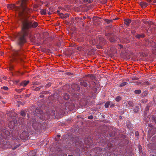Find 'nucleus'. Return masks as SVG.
Instances as JSON below:
<instances>
[{
	"label": "nucleus",
	"mask_w": 156,
	"mask_h": 156,
	"mask_svg": "<svg viewBox=\"0 0 156 156\" xmlns=\"http://www.w3.org/2000/svg\"><path fill=\"white\" fill-rule=\"evenodd\" d=\"M27 0H20L18 2L19 6H16L14 4L11 5L18 14V20L21 24V31L15 36V39L16 45L19 47L18 49H13L12 51V59L16 60L20 59L22 60V56H24V50L22 47L24 44L26 42V37L29 34V29L31 27L35 28L37 27L38 23L36 22H32L27 19L28 15L31 13L32 10L27 6Z\"/></svg>",
	"instance_id": "1"
},
{
	"label": "nucleus",
	"mask_w": 156,
	"mask_h": 156,
	"mask_svg": "<svg viewBox=\"0 0 156 156\" xmlns=\"http://www.w3.org/2000/svg\"><path fill=\"white\" fill-rule=\"evenodd\" d=\"M142 95L143 96H145L147 95V93L145 92H144L142 93Z\"/></svg>",
	"instance_id": "36"
},
{
	"label": "nucleus",
	"mask_w": 156,
	"mask_h": 156,
	"mask_svg": "<svg viewBox=\"0 0 156 156\" xmlns=\"http://www.w3.org/2000/svg\"><path fill=\"white\" fill-rule=\"evenodd\" d=\"M145 37V35L143 34H137L135 37L138 39H140L141 38H144Z\"/></svg>",
	"instance_id": "8"
},
{
	"label": "nucleus",
	"mask_w": 156,
	"mask_h": 156,
	"mask_svg": "<svg viewBox=\"0 0 156 156\" xmlns=\"http://www.w3.org/2000/svg\"><path fill=\"white\" fill-rule=\"evenodd\" d=\"M156 3V0H154L153 1V3Z\"/></svg>",
	"instance_id": "54"
},
{
	"label": "nucleus",
	"mask_w": 156,
	"mask_h": 156,
	"mask_svg": "<svg viewBox=\"0 0 156 156\" xmlns=\"http://www.w3.org/2000/svg\"><path fill=\"white\" fill-rule=\"evenodd\" d=\"M40 95L39 97L40 98H43L44 97V95L43 94H41V92L40 93Z\"/></svg>",
	"instance_id": "39"
},
{
	"label": "nucleus",
	"mask_w": 156,
	"mask_h": 156,
	"mask_svg": "<svg viewBox=\"0 0 156 156\" xmlns=\"http://www.w3.org/2000/svg\"><path fill=\"white\" fill-rule=\"evenodd\" d=\"M57 136L58 137H60V135H58Z\"/></svg>",
	"instance_id": "58"
},
{
	"label": "nucleus",
	"mask_w": 156,
	"mask_h": 156,
	"mask_svg": "<svg viewBox=\"0 0 156 156\" xmlns=\"http://www.w3.org/2000/svg\"><path fill=\"white\" fill-rule=\"evenodd\" d=\"M63 109L67 110L68 109L71 110L73 108L74 106V104H71V103H66L65 104L63 103L62 104Z\"/></svg>",
	"instance_id": "3"
},
{
	"label": "nucleus",
	"mask_w": 156,
	"mask_h": 156,
	"mask_svg": "<svg viewBox=\"0 0 156 156\" xmlns=\"http://www.w3.org/2000/svg\"><path fill=\"white\" fill-rule=\"evenodd\" d=\"M13 123V125L14 124V123L13 122H10L9 123V126H10V125L12 123Z\"/></svg>",
	"instance_id": "44"
},
{
	"label": "nucleus",
	"mask_w": 156,
	"mask_h": 156,
	"mask_svg": "<svg viewBox=\"0 0 156 156\" xmlns=\"http://www.w3.org/2000/svg\"><path fill=\"white\" fill-rule=\"evenodd\" d=\"M151 46L153 48H156V43L153 42L151 44Z\"/></svg>",
	"instance_id": "22"
},
{
	"label": "nucleus",
	"mask_w": 156,
	"mask_h": 156,
	"mask_svg": "<svg viewBox=\"0 0 156 156\" xmlns=\"http://www.w3.org/2000/svg\"><path fill=\"white\" fill-rule=\"evenodd\" d=\"M57 12H59V11L58 10L57 11Z\"/></svg>",
	"instance_id": "63"
},
{
	"label": "nucleus",
	"mask_w": 156,
	"mask_h": 156,
	"mask_svg": "<svg viewBox=\"0 0 156 156\" xmlns=\"http://www.w3.org/2000/svg\"><path fill=\"white\" fill-rule=\"evenodd\" d=\"M156 30V28H151L150 30V31L151 32V33H153L155 30Z\"/></svg>",
	"instance_id": "28"
},
{
	"label": "nucleus",
	"mask_w": 156,
	"mask_h": 156,
	"mask_svg": "<svg viewBox=\"0 0 156 156\" xmlns=\"http://www.w3.org/2000/svg\"><path fill=\"white\" fill-rule=\"evenodd\" d=\"M49 93V92L47 91H43L42 92H41V94H48Z\"/></svg>",
	"instance_id": "30"
},
{
	"label": "nucleus",
	"mask_w": 156,
	"mask_h": 156,
	"mask_svg": "<svg viewBox=\"0 0 156 156\" xmlns=\"http://www.w3.org/2000/svg\"><path fill=\"white\" fill-rule=\"evenodd\" d=\"M40 90V88L39 87H36L34 89V90L35 91H39V90Z\"/></svg>",
	"instance_id": "33"
},
{
	"label": "nucleus",
	"mask_w": 156,
	"mask_h": 156,
	"mask_svg": "<svg viewBox=\"0 0 156 156\" xmlns=\"http://www.w3.org/2000/svg\"><path fill=\"white\" fill-rule=\"evenodd\" d=\"M20 114L22 116H25L26 115V113L24 111H22L20 112Z\"/></svg>",
	"instance_id": "27"
},
{
	"label": "nucleus",
	"mask_w": 156,
	"mask_h": 156,
	"mask_svg": "<svg viewBox=\"0 0 156 156\" xmlns=\"http://www.w3.org/2000/svg\"><path fill=\"white\" fill-rule=\"evenodd\" d=\"M83 18V20H84V19H86V17L84 16V17H83V18Z\"/></svg>",
	"instance_id": "57"
},
{
	"label": "nucleus",
	"mask_w": 156,
	"mask_h": 156,
	"mask_svg": "<svg viewBox=\"0 0 156 156\" xmlns=\"http://www.w3.org/2000/svg\"><path fill=\"white\" fill-rule=\"evenodd\" d=\"M135 135L136 136H138L139 135V133L137 131L136 132Z\"/></svg>",
	"instance_id": "48"
},
{
	"label": "nucleus",
	"mask_w": 156,
	"mask_h": 156,
	"mask_svg": "<svg viewBox=\"0 0 156 156\" xmlns=\"http://www.w3.org/2000/svg\"><path fill=\"white\" fill-rule=\"evenodd\" d=\"M109 105H110V102H106V103H105V107L106 108H107L108 107Z\"/></svg>",
	"instance_id": "26"
},
{
	"label": "nucleus",
	"mask_w": 156,
	"mask_h": 156,
	"mask_svg": "<svg viewBox=\"0 0 156 156\" xmlns=\"http://www.w3.org/2000/svg\"><path fill=\"white\" fill-rule=\"evenodd\" d=\"M63 98L65 100H67L69 98V95L66 93H65L63 95Z\"/></svg>",
	"instance_id": "14"
},
{
	"label": "nucleus",
	"mask_w": 156,
	"mask_h": 156,
	"mask_svg": "<svg viewBox=\"0 0 156 156\" xmlns=\"http://www.w3.org/2000/svg\"><path fill=\"white\" fill-rule=\"evenodd\" d=\"M16 90L19 93H20L21 92V91H20V89H16Z\"/></svg>",
	"instance_id": "42"
},
{
	"label": "nucleus",
	"mask_w": 156,
	"mask_h": 156,
	"mask_svg": "<svg viewBox=\"0 0 156 156\" xmlns=\"http://www.w3.org/2000/svg\"><path fill=\"white\" fill-rule=\"evenodd\" d=\"M92 84L94 85V86L96 85V83L94 82H93Z\"/></svg>",
	"instance_id": "49"
},
{
	"label": "nucleus",
	"mask_w": 156,
	"mask_h": 156,
	"mask_svg": "<svg viewBox=\"0 0 156 156\" xmlns=\"http://www.w3.org/2000/svg\"><path fill=\"white\" fill-rule=\"evenodd\" d=\"M38 87L40 88V89L43 87L42 86H40L39 87Z\"/></svg>",
	"instance_id": "56"
},
{
	"label": "nucleus",
	"mask_w": 156,
	"mask_h": 156,
	"mask_svg": "<svg viewBox=\"0 0 156 156\" xmlns=\"http://www.w3.org/2000/svg\"><path fill=\"white\" fill-rule=\"evenodd\" d=\"M104 20L105 22L107 23H109L113 21L112 19L108 20L106 19H105Z\"/></svg>",
	"instance_id": "21"
},
{
	"label": "nucleus",
	"mask_w": 156,
	"mask_h": 156,
	"mask_svg": "<svg viewBox=\"0 0 156 156\" xmlns=\"http://www.w3.org/2000/svg\"><path fill=\"white\" fill-rule=\"evenodd\" d=\"M148 126L150 127H152L153 126L151 124H148Z\"/></svg>",
	"instance_id": "50"
},
{
	"label": "nucleus",
	"mask_w": 156,
	"mask_h": 156,
	"mask_svg": "<svg viewBox=\"0 0 156 156\" xmlns=\"http://www.w3.org/2000/svg\"><path fill=\"white\" fill-rule=\"evenodd\" d=\"M140 5L143 8H145L147 6H148V4L146 2H141L140 3Z\"/></svg>",
	"instance_id": "10"
},
{
	"label": "nucleus",
	"mask_w": 156,
	"mask_h": 156,
	"mask_svg": "<svg viewBox=\"0 0 156 156\" xmlns=\"http://www.w3.org/2000/svg\"><path fill=\"white\" fill-rule=\"evenodd\" d=\"M29 36L30 37V38L31 41L33 42H35V38L34 36H32L30 34H30L27 36Z\"/></svg>",
	"instance_id": "13"
},
{
	"label": "nucleus",
	"mask_w": 156,
	"mask_h": 156,
	"mask_svg": "<svg viewBox=\"0 0 156 156\" xmlns=\"http://www.w3.org/2000/svg\"><path fill=\"white\" fill-rule=\"evenodd\" d=\"M89 80L88 79L87 80H85L81 81L80 82V84L81 85L85 87H87L88 85L87 81H88Z\"/></svg>",
	"instance_id": "7"
},
{
	"label": "nucleus",
	"mask_w": 156,
	"mask_h": 156,
	"mask_svg": "<svg viewBox=\"0 0 156 156\" xmlns=\"http://www.w3.org/2000/svg\"><path fill=\"white\" fill-rule=\"evenodd\" d=\"M118 18H116L115 19H112V21H113V20H118Z\"/></svg>",
	"instance_id": "52"
},
{
	"label": "nucleus",
	"mask_w": 156,
	"mask_h": 156,
	"mask_svg": "<svg viewBox=\"0 0 156 156\" xmlns=\"http://www.w3.org/2000/svg\"><path fill=\"white\" fill-rule=\"evenodd\" d=\"M53 114H55V112H53Z\"/></svg>",
	"instance_id": "64"
},
{
	"label": "nucleus",
	"mask_w": 156,
	"mask_h": 156,
	"mask_svg": "<svg viewBox=\"0 0 156 156\" xmlns=\"http://www.w3.org/2000/svg\"><path fill=\"white\" fill-rule=\"evenodd\" d=\"M10 134L9 131L5 129H4L2 130L1 135L4 136V135L9 136Z\"/></svg>",
	"instance_id": "6"
},
{
	"label": "nucleus",
	"mask_w": 156,
	"mask_h": 156,
	"mask_svg": "<svg viewBox=\"0 0 156 156\" xmlns=\"http://www.w3.org/2000/svg\"><path fill=\"white\" fill-rule=\"evenodd\" d=\"M131 22V20L129 19H125L124 20V23L127 26H129Z\"/></svg>",
	"instance_id": "9"
},
{
	"label": "nucleus",
	"mask_w": 156,
	"mask_h": 156,
	"mask_svg": "<svg viewBox=\"0 0 156 156\" xmlns=\"http://www.w3.org/2000/svg\"><path fill=\"white\" fill-rule=\"evenodd\" d=\"M2 89L5 90H8V88L7 87L4 86L2 87Z\"/></svg>",
	"instance_id": "32"
},
{
	"label": "nucleus",
	"mask_w": 156,
	"mask_h": 156,
	"mask_svg": "<svg viewBox=\"0 0 156 156\" xmlns=\"http://www.w3.org/2000/svg\"><path fill=\"white\" fill-rule=\"evenodd\" d=\"M127 127H128L129 129H131L133 128V126L131 125H130L129 124L127 125Z\"/></svg>",
	"instance_id": "35"
},
{
	"label": "nucleus",
	"mask_w": 156,
	"mask_h": 156,
	"mask_svg": "<svg viewBox=\"0 0 156 156\" xmlns=\"http://www.w3.org/2000/svg\"><path fill=\"white\" fill-rule=\"evenodd\" d=\"M20 146V144H18L16 145L14 147H12V149L13 150H15L16 148H17V147H19Z\"/></svg>",
	"instance_id": "29"
},
{
	"label": "nucleus",
	"mask_w": 156,
	"mask_h": 156,
	"mask_svg": "<svg viewBox=\"0 0 156 156\" xmlns=\"http://www.w3.org/2000/svg\"><path fill=\"white\" fill-rule=\"evenodd\" d=\"M134 92L136 94H139L141 92V91L140 90H134Z\"/></svg>",
	"instance_id": "20"
},
{
	"label": "nucleus",
	"mask_w": 156,
	"mask_h": 156,
	"mask_svg": "<svg viewBox=\"0 0 156 156\" xmlns=\"http://www.w3.org/2000/svg\"><path fill=\"white\" fill-rule=\"evenodd\" d=\"M93 118V117L92 115H91L90 116H89L88 117V119H92Z\"/></svg>",
	"instance_id": "38"
},
{
	"label": "nucleus",
	"mask_w": 156,
	"mask_h": 156,
	"mask_svg": "<svg viewBox=\"0 0 156 156\" xmlns=\"http://www.w3.org/2000/svg\"><path fill=\"white\" fill-rule=\"evenodd\" d=\"M20 89V91L21 92H22V91L24 89V88H22L21 89Z\"/></svg>",
	"instance_id": "53"
},
{
	"label": "nucleus",
	"mask_w": 156,
	"mask_h": 156,
	"mask_svg": "<svg viewBox=\"0 0 156 156\" xmlns=\"http://www.w3.org/2000/svg\"><path fill=\"white\" fill-rule=\"evenodd\" d=\"M119 117L120 119H121L122 118V116H120Z\"/></svg>",
	"instance_id": "60"
},
{
	"label": "nucleus",
	"mask_w": 156,
	"mask_h": 156,
	"mask_svg": "<svg viewBox=\"0 0 156 156\" xmlns=\"http://www.w3.org/2000/svg\"><path fill=\"white\" fill-rule=\"evenodd\" d=\"M151 23H152L151 22L150 23L149 22H148V21H147L146 23H145V24L148 23L149 24H150V25L151 24Z\"/></svg>",
	"instance_id": "46"
},
{
	"label": "nucleus",
	"mask_w": 156,
	"mask_h": 156,
	"mask_svg": "<svg viewBox=\"0 0 156 156\" xmlns=\"http://www.w3.org/2000/svg\"><path fill=\"white\" fill-rule=\"evenodd\" d=\"M100 41L99 43L102 45H103L105 44V43H106V41L103 38H102V37H100L99 38Z\"/></svg>",
	"instance_id": "15"
},
{
	"label": "nucleus",
	"mask_w": 156,
	"mask_h": 156,
	"mask_svg": "<svg viewBox=\"0 0 156 156\" xmlns=\"http://www.w3.org/2000/svg\"><path fill=\"white\" fill-rule=\"evenodd\" d=\"M141 102H143V100H141Z\"/></svg>",
	"instance_id": "61"
},
{
	"label": "nucleus",
	"mask_w": 156,
	"mask_h": 156,
	"mask_svg": "<svg viewBox=\"0 0 156 156\" xmlns=\"http://www.w3.org/2000/svg\"><path fill=\"white\" fill-rule=\"evenodd\" d=\"M132 29H134V27H133L132 28Z\"/></svg>",
	"instance_id": "62"
},
{
	"label": "nucleus",
	"mask_w": 156,
	"mask_h": 156,
	"mask_svg": "<svg viewBox=\"0 0 156 156\" xmlns=\"http://www.w3.org/2000/svg\"><path fill=\"white\" fill-rule=\"evenodd\" d=\"M8 146V144H5V147H7V148H10V147H11V145H10V146Z\"/></svg>",
	"instance_id": "37"
},
{
	"label": "nucleus",
	"mask_w": 156,
	"mask_h": 156,
	"mask_svg": "<svg viewBox=\"0 0 156 156\" xmlns=\"http://www.w3.org/2000/svg\"><path fill=\"white\" fill-rule=\"evenodd\" d=\"M114 106V104H112L110 105V107H113Z\"/></svg>",
	"instance_id": "45"
},
{
	"label": "nucleus",
	"mask_w": 156,
	"mask_h": 156,
	"mask_svg": "<svg viewBox=\"0 0 156 156\" xmlns=\"http://www.w3.org/2000/svg\"><path fill=\"white\" fill-rule=\"evenodd\" d=\"M128 84V83H127L126 82H122V83H121L120 84L119 86L120 87H122L125 86V85H126L127 84Z\"/></svg>",
	"instance_id": "19"
},
{
	"label": "nucleus",
	"mask_w": 156,
	"mask_h": 156,
	"mask_svg": "<svg viewBox=\"0 0 156 156\" xmlns=\"http://www.w3.org/2000/svg\"><path fill=\"white\" fill-rule=\"evenodd\" d=\"M144 84L147 85H149V83L148 81H146L144 83Z\"/></svg>",
	"instance_id": "40"
},
{
	"label": "nucleus",
	"mask_w": 156,
	"mask_h": 156,
	"mask_svg": "<svg viewBox=\"0 0 156 156\" xmlns=\"http://www.w3.org/2000/svg\"><path fill=\"white\" fill-rule=\"evenodd\" d=\"M147 2H151V0H147Z\"/></svg>",
	"instance_id": "55"
},
{
	"label": "nucleus",
	"mask_w": 156,
	"mask_h": 156,
	"mask_svg": "<svg viewBox=\"0 0 156 156\" xmlns=\"http://www.w3.org/2000/svg\"><path fill=\"white\" fill-rule=\"evenodd\" d=\"M29 155L31 156H37L36 151L35 150L29 153Z\"/></svg>",
	"instance_id": "16"
},
{
	"label": "nucleus",
	"mask_w": 156,
	"mask_h": 156,
	"mask_svg": "<svg viewBox=\"0 0 156 156\" xmlns=\"http://www.w3.org/2000/svg\"><path fill=\"white\" fill-rule=\"evenodd\" d=\"M51 86L50 84H47V86Z\"/></svg>",
	"instance_id": "59"
},
{
	"label": "nucleus",
	"mask_w": 156,
	"mask_h": 156,
	"mask_svg": "<svg viewBox=\"0 0 156 156\" xmlns=\"http://www.w3.org/2000/svg\"><path fill=\"white\" fill-rule=\"evenodd\" d=\"M60 16L62 19L66 18L69 16L68 14H64L62 13H61L59 14Z\"/></svg>",
	"instance_id": "11"
},
{
	"label": "nucleus",
	"mask_w": 156,
	"mask_h": 156,
	"mask_svg": "<svg viewBox=\"0 0 156 156\" xmlns=\"http://www.w3.org/2000/svg\"><path fill=\"white\" fill-rule=\"evenodd\" d=\"M138 78L137 77H133L132 78L133 80H138Z\"/></svg>",
	"instance_id": "41"
},
{
	"label": "nucleus",
	"mask_w": 156,
	"mask_h": 156,
	"mask_svg": "<svg viewBox=\"0 0 156 156\" xmlns=\"http://www.w3.org/2000/svg\"><path fill=\"white\" fill-rule=\"evenodd\" d=\"M13 69V67L12 66H11L9 68V69L10 70H11Z\"/></svg>",
	"instance_id": "43"
},
{
	"label": "nucleus",
	"mask_w": 156,
	"mask_h": 156,
	"mask_svg": "<svg viewBox=\"0 0 156 156\" xmlns=\"http://www.w3.org/2000/svg\"><path fill=\"white\" fill-rule=\"evenodd\" d=\"M19 82V80H16L15 81V82H16V83H18Z\"/></svg>",
	"instance_id": "51"
},
{
	"label": "nucleus",
	"mask_w": 156,
	"mask_h": 156,
	"mask_svg": "<svg viewBox=\"0 0 156 156\" xmlns=\"http://www.w3.org/2000/svg\"><path fill=\"white\" fill-rule=\"evenodd\" d=\"M149 107L148 106H147L145 108V111L146 112V113L149 110Z\"/></svg>",
	"instance_id": "31"
},
{
	"label": "nucleus",
	"mask_w": 156,
	"mask_h": 156,
	"mask_svg": "<svg viewBox=\"0 0 156 156\" xmlns=\"http://www.w3.org/2000/svg\"><path fill=\"white\" fill-rule=\"evenodd\" d=\"M121 97L119 96H118L115 99V100L117 102L119 101L121 99Z\"/></svg>",
	"instance_id": "25"
},
{
	"label": "nucleus",
	"mask_w": 156,
	"mask_h": 156,
	"mask_svg": "<svg viewBox=\"0 0 156 156\" xmlns=\"http://www.w3.org/2000/svg\"><path fill=\"white\" fill-rule=\"evenodd\" d=\"M39 123L38 122H34L32 124L33 127L35 129L38 128V126L39 125Z\"/></svg>",
	"instance_id": "17"
},
{
	"label": "nucleus",
	"mask_w": 156,
	"mask_h": 156,
	"mask_svg": "<svg viewBox=\"0 0 156 156\" xmlns=\"http://www.w3.org/2000/svg\"><path fill=\"white\" fill-rule=\"evenodd\" d=\"M41 12L42 15H45L46 14V10H41Z\"/></svg>",
	"instance_id": "24"
},
{
	"label": "nucleus",
	"mask_w": 156,
	"mask_h": 156,
	"mask_svg": "<svg viewBox=\"0 0 156 156\" xmlns=\"http://www.w3.org/2000/svg\"><path fill=\"white\" fill-rule=\"evenodd\" d=\"M17 135H18V134L17 133ZM29 134L28 132L27 131H25L22 132L20 135V137H19L18 136H15V135H13L12 136V139L14 140H17L19 139L20 137V139L23 140H26L28 138Z\"/></svg>",
	"instance_id": "2"
},
{
	"label": "nucleus",
	"mask_w": 156,
	"mask_h": 156,
	"mask_svg": "<svg viewBox=\"0 0 156 156\" xmlns=\"http://www.w3.org/2000/svg\"><path fill=\"white\" fill-rule=\"evenodd\" d=\"M79 19H80V21L82 22H83V21L84 20H83V18H80V19L79 18Z\"/></svg>",
	"instance_id": "47"
},
{
	"label": "nucleus",
	"mask_w": 156,
	"mask_h": 156,
	"mask_svg": "<svg viewBox=\"0 0 156 156\" xmlns=\"http://www.w3.org/2000/svg\"><path fill=\"white\" fill-rule=\"evenodd\" d=\"M139 109V108L138 107L136 106L135 108L134 109L133 111L134 112L136 113L138 111Z\"/></svg>",
	"instance_id": "23"
},
{
	"label": "nucleus",
	"mask_w": 156,
	"mask_h": 156,
	"mask_svg": "<svg viewBox=\"0 0 156 156\" xmlns=\"http://www.w3.org/2000/svg\"><path fill=\"white\" fill-rule=\"evenodd\" d=\"M30 82L29 80H24L22 81L19 85H18V87H20L21 86L23 87H26Z\"/></svg>",
	"instance_id": "4"
},
{
	"label": "nucleus",
	"mask_w": 156,
	"mask_h": 156,
	"mask_svg": "<svg viewBox=\"0 0 156 156\" xmlns=\"http://www.w3.org/2000/svg\"><path fill=\"white\" fill-rule=\"evenodd\" d=\"M109 40L112 42H115L116 41V37L115 36H111Z\"/></svg>",
	"instance_id": "12"
},
{
	"label": "nucleus",
	"mask_w": 156,
	"mask_h": 156,
	"mask_svg": "<svg viewBox=\"0 0 156 156\" xmlns=\"http://www.w3.org/2000/svg\"><path fill=\"white\" fill-rule=\"evenodd\" d=\"M125 106H126L127 108L129 107H133L134 106V104L133 102L131 101H127L125 103Z\"/></svg>",
	"instance_id": "5"
},
{
	"label": "nucleus",
	"mask_w": 156,
	"mask_h": 156,
	"mask_svg": "<svg viewBox=\"0 0 156 156\" xmlns=\"http://www.w3.org/2000/svg\"><path fill=\"white\" fill-rule=\"evenodd\" d=\"M35 112L37 114H41L42 113V111L38 108H36L35 110Z\"/></svg>",
	"instance_id": "18"
},
{
	"label": "nucleus",
	"mask_w": 156,
	"mask_h": 156,
	"mask_svg": "<svg viewBox=\"0 0 156 156\" xmlns=\"http://www.w3.org/2000/svg\"><path fill=\"white\" fill-rule=\"evenodd\" d=\"M131 32L132 34L134 35L136 33V31L135 30H132Z\"/></svg>",
	"instance_id": "34"
}]
</instances>
